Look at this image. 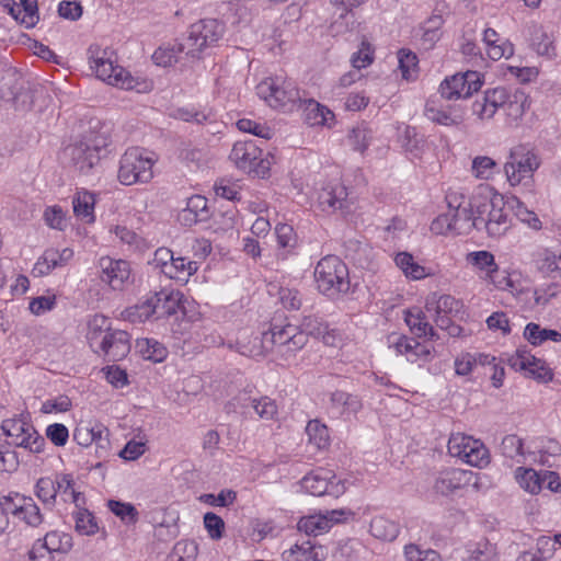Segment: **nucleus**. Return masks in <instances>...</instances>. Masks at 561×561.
Wrapping results in <instances>:
<instances>
[{
	"mask_svg": "<svg viewBox=\"0 0 561 561\" xmlns=\"http://www.w3.org/2000/svg\"><path fill=\"white\" fill-rule=\"evenodd\" d=\"M214 190L217 196L226 198L228 201L240 199V187L230 181L220 180L214 185Z\"/></svg>",
	"mask_w": 561,
	"mask_h": 561,
	"instance_id": "338daca9",
	"label": "nucleus"
},
{
	"mask_svg": "<svg viewBox=\"0 0 561 561\" xmlns=\"http://www.w3.org/2000/svg\"><path fill=\"white\" fill-rule=\"evenodd\" d=\"M172 116L174 118L188 122L203 124L205 122L211 121V112L197 111L194 107H180L173 111Z\"/></svg>",
	"mask_w": 561,
	"mask_h": 561,
	"instance_id": "5fc2aeb1",
	"label": "nucleus"
},
{
	"mask_svg": "<svg viewBox=\"0 0 561 561\" xmlns=\"http://www.w3.org/2000/svg\"><path fill=\"white\" fill-rule=\"evenodd\" d=\"M99 266L102 271V280L106 282L113 289H122L130 277V265L125 260L103 256L99 261Z\"/></svg>",
	"mask_w": 561,
	"mask_h": 561,
	"instance_id": "6ab92c4d",
	"label": "nucleus"
},
{
	"mask_svg": "<svg viewBox=\"0 0 561 561\" xmlns=\"http://www.w3.org/2000/svg\"><path fill=\"white\" fill-rule=\"evenodd\" d=\"M347 190L339 181L329 182L319 193V204L323 210L347 209Z\"/></svg>",
	"mask_w": 561,
	"mask_h": 561,
	"instance_id": "4be33fe9",
	"label": "nucleus"
},
{
	"mask_svg": "<svg viewBox=\"0 0 561 561\" xmlns=\"http://www.w3.org/2000/svg\"><path fill=\"white\" fill-rule=\"evenodd\" d=\"M283 322L277 317L272 319L270 329L262 333V347L266 352L289 359L307 344L308 339L307 334L299 330V327Z\"/></svg>",
	"mask_w": 561,
	"mask_h": 561,
	"instance_id": "f257e3e1",
	"label": "nucleus"
},
{
	"mask_svg": "<svg viewBox=\"0 0 561 561\" xmlns=\"http://www.w3.org/2000/svg\"><path fill=\"white\" fill-rule=\"evenodd\" d=\"M467 561H497L495 548L489 541H482L470 550Z\"/></svg>",
	"mask_w": 561,
	"mask_h": 561,
	"instance_id": "e2e57ef3",
	"label": "nucleus"
},
{
	"mask_svg": "<svg viewBox=\"0 0 561 561\" xmlns=\"http://www.w3.org/2000/svg\"><path fill=\"white\" fill-rule=\"evenodd\" d=\"M204 526L211 539H220L224 536L225 522L215 513L208 512L204 515Z\"/></svg>",
	"mask_w": 561,
	"mask_h": 561,
	"instance_id": "0e129e2a",
	"label": "nucleus"
},
{
	"mask_svg": "<svg viewBox=\"0 0 561 561\" xmlns=\"http://www.w3.org/2000/svg\"><path fill=\"white\" fill-rule=\"evenodd\" d=\"M43 540L45 547L53 553H67L73 546L71 535L58 530L47 533Z\"/></svg>",
	"mask_w": 561,
	"mask_h": 561,
	"instance_id": "ea45409f",
	"label": "nucleus"
},
{
	"mask_svg": "<svg viewBox=\"0 0 561 561\" xmlns=\"http://www.w3.org/2000/svg\"><path fill=\"white\" fill-rule=\"evenodd\" d=\"M506 100L507 90L505 88L486 90L481 98L473 102L472 113L481 121L490 119Z\"/></svg>",
	"mask_w": 561,
	"mask_h": 561,
	"instance_id": "aec40b11",
	"label": "nucleus"
},
{
	"mask_svg": "<svg viewBox=\"0 0 561 561\" xmlns=\"http://www.w3.org/2000/svg\"><path fill=\"white\" fill-rule=\"evenodd\" d=\"M262 156V150L252 140L237 141L230 152V160L240 170L249 173L253 170V163Z\"/></svg>",
	"mask_w": 561,
	"mask_h": 561,
	"instance_id": "5701e85b",
	"label": "nucleus"
},
{
	"mask_svg": "<svg viewBox=\"0 0 561 561\" xmlns=\"http://www.w3.org/2000/svg\"><path fill=\"white\" fill-rule=\"evenodd\" d=\"M469 201L473 213V222L478 220L486 221L495 204V196L491 198L479 193L469 198Z\"/></svg>",
	"mask_w": 561,
	"mask_h": 561,
	"instance_id": "79ce46f5",
	"label": "nucleus"
},
{
	"mask_svg": "<svg viewBox=\"0 0 561 561\" xmlns=\"http://www.w3.org/2000/svg\"><path fill=\"white\" fill-rule=\"evenodd\" d=\"M314 280L318 290L330 298L346 294L351 286L348 268L336 255H327L318 262Z\"/></svg>",
	"mask_w": 561,
	"mask_h": 561,
	"instance_id": "39448f33",
	"label": "nucleus"
},
{
	"mask_svg": "<svg viewBox=\"0 0 561 561\" xmlns=\"http://www.w3.org/2000/svg\"><path fill=\"white\" fill-rule=\"evenodd\" d=\"M471 472L447 468L435 474L433 490L436 494L449 496L469 484Z\"/></svg>",
	"mask_w": 561,
	"mask_h": 561,
	"instance_id": "f3484780",
	"label": "nucleus"
},
{
	"mask_svg": "<svg viewBox=\"0 0 561 561\" xmlns=\"http://www.w3.org/2000/svg\"><path fill=\"white\" fill-rule=\"evenodd\" d=\"M107 146L106 138L89 135L66 148L76 170L88 174L101 160V152Z\"/></svg>",
	"mask_w": 561,
	"mask_h": 561,
	"instance_id": "1a4fd4ad",
	"label": "nucleus"
},
{
	"mask_svg": "<svg viewBox=\"0 0 561 561\" xmlns=\"http://www.w3.org/2000/svg\"><path fill=\"white\" fill-rule=\"evenodd\" d=\"M94 205V194L88 191L77 192L72 199V207L76 217L87 224H92L95 220Z\"/></svg>",
	"mask_w": 561,
	"mask_h": 561,
	"instance_id": "2f4dec72",
	"label": "nucleus"
},
{
	"mask_svg": "<svg viewBox=\"0 0 561 561\" xmlns=\"http://www.w3.org/2000/svg\"><path fill=\"white\" fill-rule=\"evenodd\" d=\"M481 75L477 71H466L463 73H456L450 78L445 79L439 87L442 98L446 100L451 99H467L477 92L482 87Z\"/></svg>",
	"mask_w": 561,
	"mask_h": 561,
	"instance_id": "2eb2a0df",
	"label": "nucleus"
},
{
	"mask_svg": "<svg viewBox=\"0 0 561 561\" xmlns=\"http://www.w3.org/2000/svg\"><path fill=\"white\" fill-rule=\"evenodd\" d=\"M107 507L125 524H135L138 519V512L136 507L130 503L110 500L107 502Z\"/></svg>",
	"mask_w": 561,
	"mask_h": 561,
	"instance_id": "09e8293b",
	"label": "nucleus"
},
{
	"mask_svg": "<svg viewBox=\"0 0 561 561\" xmlns=\"http://www.w3.org/2000/svg\"><path fill=\"white\" fill-rule=\"evenodd\" d=\"M256 94L272 108L285 112L295 110L302 102L295 82L282 76L262 80L256 85Z\"/></svg>",
	"mask_w": 561,
	"mask_h": 561,
	"instance_id": "423d86ee",
	"label": "nucleus"
},
{
	"mask_svg": "<svg viewBox=\"0 0 561 561\" xmlns=\"http://www.w3.org/2000/svg\"><path fill=\"white\" fill-rule=\"evenodd\" d=\"M107 320L104 316H94L89 322L88 340L91 346L98 345L107 362L124 359L130 352V335L125 330L102 328Z\"/></svg>",
	"mask_w": 561,
	"mask_h": 561,
	"instance_id": "f03ea898",
	"label": "nucleus"
},
{
	"mask_svg": "<svg viewBox=\"0 0 561 561\" xmlns=\"http://www.w3.org/2000/svg\"><path fill=\"white\" fill-rule=\"evenodd\" d=\"M296 108L304 110V119L310 126L327 125L334 118L333 112L313 99H302L301 105Z\"/></svg>",
	"mask_w": 561,
	"mask_h": 561,
	"instance_id": "bb28decb",
	"label": "nucleus"
},
{
	"mask_svg": "<svg viewBox=\"0 0 561 561\" xmlns=\"http://www.w3.org/2000/svg\"><path fill=\"white\" fill-rule=\"evenodd\" d=\"M335 474L328 469L319 468L305 476L301 481V488L311 495L321 496L324 494L339 497L346 488L341 480H336Z\"/></svg>",
	"mask_w": 561,
	"mask_h": 561,
	"instance_id": "4468645a",
	"label": "nucleus"
},
{
	"mask_svg": "<svg viewBox=\"0 0 561 561\" xmlns=\"http://www.w3.org/2000/svg\"><path fill=\"white\" fill-rule=\"evenodd\" d=\"M370 138V131L365 126L354 127L348 135L351 146L359 152H364L367 149Z\"/></svg>",
	"mask_w": 561,
	"mask_h": 561,
	"instance_id": "680f3d73",
	"label": "nucleus"
},
{
	"mask_svg": "<svg viewBox=\"0 0 561 561\" xmlns=\"http://www.w3.org/2000/svg\"><path fill=\"white\" fill-rule=\"evenodd\" d=\"M401 146L412 157L419 158L424 147V140L417 135L415 128L408 126L401 136Z\"/></svg>",
	"mask_w": 561,
	"mask_h": 561,
	"instance_id": "de8ad7c7",
	"label": "nucleus"
},
{
	"mask_svg": "<svg viewBox=\"0 0 561 561\" xmlns=\"http://www.w3.org/2000/svg\"><path fill=\"white\" fill-rule=\"evenodd\" d=\"M76 531L82 536H92L98 533L99 526L95 517L85 508H79L73 513Z\"/></svg>",
	"mask_w": 561,
	"mask_h": 561,
	"instance_id": "a18cd8bd",
	"label": "nucleus"
},
{
	"mask_svg": "<svg viewBox=\"0 0 561 561\" xmlns=\"http://www.w3.org/2000/svg\"><path fill=\"white\" fill-rule=\"evenodd\" d=\"M236 400L241 403L242 408H253L261 419L272 420L277 414V405L268 397L252 399L243 392L236 397Z\"/></svg>",
	"mask_w": 561,
	"mask_h": 561,
	"instance_id": "7c9ffc66",
	"label": "nucleus"
},
{
	"mask_svg": "<svg viewBox=\"0 0 561 561\" xmlns=\"http://www.w3.org/2000/svg\"><path fill=\"white\" fill-rule=\"evenodd\" d=\"M539 165L540 161L531 150L518 146L511 150L504 164V172L510 184L517 185L524 179L531 178Z\"/></svg>",
	"mask_w": 561,
	"mask_h": 561,
	"instance_id": "ddd939ff",
	"label": "nucleus"
},
{
	"mask_svg": "<svg viewBox=\"0 0 561 561\" xmlns=\"http://www.w3.org/2000/svg\"><path fill=\"white\" fill-rule=\"evenodd\" d=\"M448 453L463 462L478 468H484L490 463V453L485 445L472 436L455 433L448 439Z\"/></svg>",
	"mask_w": 561,
	"mask_h": 561,
	"instance_id": "9d476101",
	"label": "nucleus"
},
{
	"mask_svg": "<svg viewBox=\"0 0 561 561\" xmlns=\"http://www.w3.org/2000/svg\"><path fill=\"white\" fill-rule=\"evenodd\" d=\"M462 307V304L450 295L432 294L427 297L425 302V309L427 311H434L439 314H457Z\"/></svg>",
	"mask_w": 561,
	"mask_h": 561,
	"instance_id": "473e14b6",
	"label": "nucleus"
},
{
	"mask_svg": "<svg viewBox=\"0 0 561 561\" xmlns=\"http://www.w3.org/2000/svg\"><path fill=\"white\" fill-rule=\"evenodd\" d=\"M299 330L306 333L307 337L312 335L321 337L327 345L335 344V331L330 330L329 325L316 316L304 317Z\"/></svg>",
	"mask_w": 561,
	"mask_h": 561,
	"instance_id": "c85d7f7f",
	"label": "nucleus"
},
{
	"mask_svg": "<svg viewBox=\"0 0 561 561\" xmlns=\"http://www.w3.org/2000/svg\"><path fill=\"white\" fill-rule=\"evenodd\" d=\"M526 101H527V98H526L525 93L516 90L512 94H510L507 92V100L500 107L505 108L510 116L519 117L525 112Z\"/></svg>",
	"mask_w": 561,
	"mask_h": 561,
	"instance_id": "4d7b16f0",
	"label": "nucleus"
},
{
	"mask_svg": "<svg viewBox=\"0 0 561 561\" xmlns=\"http://www.w3.org/2000/svg\"><path fill=\"white\" fill-rule=\"evenodd\" d=\"M181 53L182 51L178 49V44L170 47H159L153 53L152 59L158 66L169 67L180 60Z\"/></svg>",
	"mask_w": 561,
	"mask_h": 561,
	"instance_id": "13d9d810",
	"label": "nucleus"
},
{
	"mask_svg": "<svg viewBox=\"0 0 561 561\" xmlns=\"http://www.w3.org/2000/svg\"><path fill=\"white\" fill-rule=\"evenodd\" d=\"M201 502L208 504L210 506H221L227 507L232 505L237 500V493L232 490H221L218 495L206 493L201 495Z\"/></svg>",
	"mask_w": 561,
	"mask_h": 561,
	"instance_id": "bf43d9fd",
	"label": "nucleus"
},
{
	"mask_svg": "<svg viewBox=\"0 0 561 561\" xmlns=\"http://www.w3.org/2000/svg\"><path fill=\"white\" fill-rule=\"evenodd\" d=\"M399 68L402 77L407 80H412L417 73V57L414 53L408 49H400L398 53Z\"/></svg>",
	"mask_w": 561,
	"mask_h": 561,
	"instance_id": "3c124183",
	"label": "nucleus"
},
{
	"mask_svg": "<svg viewBox=\"0 0 561 561\" xmlns=\"http://www.w3.org/2000/svg\"><path fill=\"white\" fill-rule=\"evenodd\" d=\"M404 320L416 337H427L428 340L438 339L434 328L428 323L425 313L421 309L413 308L407 310Z\"/></svg>",
	"mask_w": 561,
	"mask_h": 561,
	"instance_id": "cd10ccee",
	"label": "nucleus"
},
{
	"mask_svg": "<svg viewBox=\"0 0 561 561\" xmlns=\"http://www.w3.org/2000/svg\"><path fill=\"white\" fill-rule=\"evenodd\" d=\"M21 505V496L15 494L14 496H0V514L3 518V528L5 529L9 525L8 515L11 514L14 517H19Z\"/></svg>",
	"mask_w": 561,
	"mask_h": 561,
	"instance_id": "052dcab7",
	"label": "nucleus"
},
{
	"mask_svg": "<svg viewBox=\"0 0 561 561\" xmlns=\"http://www.w3.org/2000/svg\"><path fill=\"white\" fill-rule=\"evenodd\" d=\"M501 454L510 459H516L520 462L519 457H523V440L514 434L503 437L500 445Z\"/></svg>",
	"mask_w": 561,
	"mask_h": 561,
	"instance_id": "864d4df0",
	"label": "nucleus"
},
{
	"mask_svg": "<svg viewBox=\"0 0 561 561\" xmlns=\"http://www.w3.org/2000/svg\"><path fill=\"white\" fill-rule=\"evenodd\" d=\"M87 54L90 67L95 72L96 78L125 90L137 88V79L125 68L115 65V53L111 47L92 44L89 46Z\"/></svg>",
	"mask_w": 561,
	"mask_h": 561,
	"instance_id": "7ed1b4c3",
	"label": "nucleus"
},
{
	"mask_svg": "<svg viewBox=\"0 0 561 561\" xmlns=\"http://www.w3.org/2000/svg\"><path fill=\"white\" fill-rule=\"evenodd\" d=\"M21 24L27 28L34 27L39 20L38 0H20Z\"/></svg>",
	"mask_w": 561,
	"mask_h": 561,
	"instance_id": "6e6d98bb",
	"label": "nucleus"
},
{
	"mask_svg": "<svg viewBox=\"0 0 561 561\" xmlns=\"http://www.w3.org/2000/svg\"><path fill=\"white\" fill-rule=\"evenodd\" d=\"M504 201L502 196H495V204L486 221L478 220L480 230L485 229L490 237L502 236L510 227L507 215L503 210Z\"/></svg>",
	"mask_w": 561,
	"mask_h": 561,
	"instance_id": "b1692460",
	"label": "nucleus"
},
{
	"mask_svg": "<svg viewBox=\"0 0 561 561\" xmlns=\"http://www.w3.org/2000/svg\"><path fill=\"white\" fill-rule=\"evenodd\" d=\"M153 160L140 148H129L119 160L117 173L123 185L148 183L153 178Z\"/></svg>",
	"mask_w": 561,
	"mask_h": 561,
	"instance_id": "6e6552de",
	"label": "nucleus"
},
{
	"mask_svg": "<svg viewBox=\"0 0 561 561\" xmlns=\"http://www.w3.org/2000/svg\"><path fill=\"white\" fill-rule=\"evenodd\" d=\"M275 233L280 248L293 249L296 245V234L291 226L278 224L275 228Z\"/></svg>",
	"mask_w": 561,
	"mask_h": 561,
	"instance_id": "69168bd1",
	"label": "nucleus"
},
{
	"mask_svg": "<svg viewBox=\"0 0 561 561\" xmlns=\"http://www.w3.org/2000/svg\"><path fill=\"white\" fill-rule=\"evenodd\" d=\"M289 553L295 556V561H322L327 557L325 548L311 540L296 543L289 549Z\"/></svg>",
	"mask_w": 561,
	"mask_h": 561,
	"instance_id": "72a5a7b5",
	"label": "nucleus"
},
{
	"mask_svg": "<svg viewBox=\"0 0 561 561\" xmlns=\"http://www.w3.org/2000/svg\"><path fill=\"white\" fill-rule=\"evenodd\" d=\"M35 495L42 503L51 508L55 506L57 491L55 488V480L50 477L39 478L35 484Z\"/></svg>",
	"mask_w": 561,
	"mask_h": 561,
	"instance_id": "37998d69",
	"label": "nucleus"
},
{
	"mask_svg": "<svg viewBox=\"0 0 561 561\" xmlns=\"http://www.w3.org/2000/svg\"><path fill=\"white\" fill-rule=\"evenodd\" d=\"M181 308V294L179 291L162 289L156 291L144 302L136 307L141 320L154 316L157 319L168 318L178 313Z\"/></svg>",
	"mask_w": 561,
	"mask_h": 561,
	"instance_id": "f8f14e48",
	"label": "nucleus"
},
{
	"mask_svg": "<svg viewBox=\"0 0 561 561\" xmlns=\"http://www.w3.org/2000/svg\"><path fill=\"white\" fill-rule=\"evenodd\" d=\"M19 519L31 527H38L44 522L39 507L31 496H21Z\"/></svg>",
	"mask_w": 561,
	"mask_h": 561,
	"instance_id": "4c0bfd02",
	"label": "nucleus"
},
{
	"mask_svg": "<svg viewBox=\"0 0 561 561\" xmlns=\"http://www.w3.org/2000/svg\"><path fill=\"white\" fill-rule=\"evenodd\" d=\"M137 347L145 359L154 363L162 362L168 355V350L160 342L152 339L137 341Z\"/></svg>",
	"mask_w": 561,
	"mask_h": 561,
	"instance_id": "a19ab883",
	"label": "nucleus"
},
{
	"mask_svg": "<svg viewBox=\"0 0 561 561\" xmlns=\"http://www.w3.org/2000/svg\"><path fill=\"white\" fill-rule=\"evenodd\" d=\"M348 510H327L319 514L310 515L300 518L298 522V529L304 531L306 535L317 537L328 531L335 523L341 522L350 515Z\"/></svg>",
	"mask_w": 561,
	"mask_h": 561,
	"instance_id": "dca6fc26",
	"label": "nucleus"
},
{
	"mask_svg": "<svg viewBox=\"0 0 561 561\" xmlns=\"http://www.w3.org/2000/svg\"><path fill=\"white\" fill-rule=\"evenodd\" d=\"M306 433L309 437V442L318 448H324L329 442L328 427L320 423L318 420L309 421L306 426Z\"/></svg>",
	"mask_w": 561,
	"mask_h": 561,
	"instance_id": "603ef678",
	"label": "nucleus"
},
{
	"mask_svg": "<svg viewBox=\"0 0 561 561\" xmlns=\"http://www.w3.org/2000/svg\"><path fill=\"white\" fill-rule=\"evenodd\" d=\"M525 339L533 345H540L543 342L551 340L553 342L561 341V333L552 329H543L537 323H528L524 331Z\"/></svg>",
	"mask_w": 561,
	"mask_h": 561,
	"instance_id": "c9c22d12",
	"label": "nucleus"
},
{
	"mask_svg": "<svg viewBox=\"0 0 561 561\" xmlns=\"http://www.w3.org/2000/svg\"><path fill=\"white\" fill-rule=\"evenodd\" d=\"M396 265L411 279H422L430 275L426 268L419 264L409 252H399L394 256Z\"/></svg>",
	"mask_w": 561,
	"mask_h": 561,
	"instance_id": "f704fd0d",
	"label": "nucleus"
},
{
	"mask_svg": "<svg viewBox=\"0 0 561 561\" xmlns=\"http://www.w3.org/2000/svg\"><path fill=\"white\" fill-rule=\"evenodd\" d=\"M467 262L481 272L480 278L482 279L488 277L497 267L494 255L485 250L468 253Z\"/></svg>",
	"mask_w": 561,
	"mask_h": 561,
	"instance_id": "e433bc0d",
	"label": "nucleus"
},
{
	"mask_svg": "<svg viewBox=\"0 0 561 561\" xmlns=\"http://www.w3.org/2000/svg\"><path fill=\"white\" fill-rule=\"evenodd\" d=\"M370 534L381 540L392 541L399 535V527L396 523L385 518L375 517L370 522Z\"/></svg>",
	"mask_w": 561,
	"mask_h": 561,
	"instance_id": "58836bf2",
	"label": "nucleus"
},
{
	"mask_svg": "<svg viewBox=\"0 0 561 561\" xmlns=\"http://www.w3.org/2000/svg\"><path fill=\"white\" fill-rule=\"evenodd\" d=\"M331 408L340 412L341 415L356 414L363 408L362 399L357 394L348 393L343 390H335L330 394Z\"/></svg>",
	"mask_w": 561,
	"mask_h": 561,
	"instance_id": "c756f323",
	"label": "nucleus"
},
{
	"mask_svg": "<svg viewBox=\"0 0 561 561\" xmlns=\"http://www.w3.org/2000/svg\"><path fill=\"white\" fill-rule=\"evenodd\" d=\"M483 279L500 290H506L513 295L519 291L518 285L511 275L505 270H500L499 266L488 277H483Z\"/></svg>",
	"mask_w": 561,
	"mask_h": 561,
	"instance_id": "49530a36",
	"label": "nucleus"
},
{
	"mask_svg": "<svg viewBox=\"0 0 561 561\" xmlns=\"http://www.w3.org/2000/svg\"><path fill=\"white\" fill-rule=\"evenodd\" d=\"M508 205L522 222L535 230L541 229V221L538 216L533 210L528 209L519 198L512 197L508 201Z\"/></svg>",
	"mask_w": 561,
	"mask_h": 561,
	"instance_id": "c03bdc74",
	"label": "nucleus"
},
{
	"mask_svg": "<svg viewBox=\"0 0 561 561\" xmlns=\"http://www.w3.org/2000/svg\"><path fill=\"white\" fill-rule=\"evenodd\" d=\"M496 168L497 163L486 156H478L472 160L471 170L477 179H491L494 175Z\"/></svg>",
	"mask_w": 561,
	"mask_h": 561,
	"instance_id": "8fccbe9b",
	"label": "nucleus"
},
{
	"mask_svg": "<svg viewBox=\"0 0 561 561\" xmlns=\"http://www.w3.org/2000/svg\"><path fill=\"white\" fill-rule=\"evenodd\" d=\"M73 257V251L65 248L61 251L56 249H47L35 263L32 275L42 277L48 275L54 268L62 267Z\"/></svg>",
	"mask_w": 561,
	"mask_h": 561,
	"instance_id": "412c9836",
	"label": "nucleus"
},
{
	"mask_svg": "<svg viewBox=\"0 0 561 561\" xmlns=\"http://www.w3.org/2000/svg\"><path fill=\"white\" fill-rule=\"evenodd\" d=\"M449 210L438 216L431 226L436 233L455 231L457 233H469L473 228L480 230V224L473 222V213L470 201L461 193L449 192L446 195Z\"/></svg>",
	"mask_w": 561,
	"mask_h": 561,
	"instance_id": "20e7f679",
	"label": "nucleus"
},
{
	"mask_svg": "<svg viewBox=\"0 0 561 561\" xmlns=\"http://www.w3.org/2000/svg\"><path fill=\"white\" fill-rule=\"evenodd\" d=\"M225 25L216 19H203L190 25L186 36L178 44L180 51L192 58H199L208 47L214 46L224 35Z\"/></svg>",
	"mask_w": 561,
	"mask_h": 561,
	"instance_id": "0eeeda50",
	"label": "nucleus"
},
{
	"mask_svg": "<svg viewBox=\"0 0 561 561\" xmlns=\"http://www.w3.org/2000/svg\"><path fill=\"white\" fill-rule=\"evenodd\" d=\"M508 363L513 369L524 371L527 377L540 381L552 379V373L543 366L540 359L526 350H517L516 354L508 359Z\"/></svg>",
	"mask_w": 561,
	"mask_h": 561,
	"instance_id": "a211bd4d",
	"label": "nucleus"
},
{
	"mask_svg": "<svg viewBox=\"0 0 561 561\" xmlns=\"http://www.w3.org/2000/svg\"><path fill=\"white\" fill-rule=\"evenodd\" d=\"M424 115L433 123L443 126L459 125L463 121V113L461 110L451 106H438L433 100L426 103Z\"/></svg>",
	"mask_w": 561,
	"mask_h": 561,
	"instance_id": "393cba45",
	"label": "nucleus"
},
{
	"mask_svg": "<svg viewBox=\"0 0 561 561\" xmlns=\"http://www.w3.org/2000/svg\"><path fill=\"white\" fill-rule=\"evenodd\" d=\"M391 346L398 354L404 355L411 363H415L422 358L426 359L431 354L426 345L417 342L413 337L405 335L397 336Z\"/></svg>",
	"mask_w": 561,
	"mask_h": 561,
	"instance_id": "a878e982",
	"label": "nucleus"
},
{
	"mask_svg": "<svg viewBox=\"0 0 561 561\" xmlns=\"http://www.w3.org/2000/svg\"><path fill=\"white\" fill-rule=\"evenodd\" d=\"M3 433L11 438L12 445L23 447L31 453H42L46 444L34 426L21 417L8 419L2 422Z\"/></svg>",
	"mask_w": 561,
	"mask_h": 561,
	"instance_id": "9b49d317",
	"label": "nucleus"
},
{
	"mask_svg": "<svg viewBox=\"0 0 561 561\" xmlns=\"http://www.w3.org/2000/svg\"><path fill=\"white\" fill-rule=\"evenodd\" d=\"M533 46L536 51L541 56L553 57L556 56V48L551 38L543 32H538L533 37Z\"/></svg>",
	"mask_w": 561,
	"mask_h": 561,
	"instance_id": "774afa93",
	"label": "nucleus"
}]
</instances>
